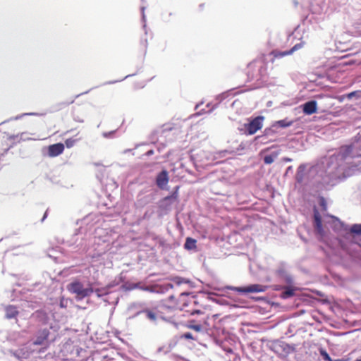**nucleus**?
Returning a JSON list of instances; mask_svg holds the SVG:
<instances>
[{
  "mask_svg": "<svg viewBox=\"0 0 361 361\" xmlns=\"http://www.w3.org/2000/svg\"><path fill=\"white\" fill-rule=\"evenodd\" d=\"M233 154V152L232 151H229V150H222V151H220L219 152H217L216 154V155H214V159H217L219 158H224L226 157V155L228 154Z\"/></svg>",
  "mask_w": 361,
  "mask_h": 361,
  "instance_id": "c85d7f7f",
  "label": "nucleus"
},
{
  "mask_svg": "<svg viewBox=\"0 0 361 361\" xmlns=\"http://www.w3.org/2000/svg\"><path fill=\"white\" fill-rule=\"evenodd\" d=\"M5 312H6V318L8 319L16 318L19 314V312L17 310V307L14 305L6 306L5 307Z\"/></svg>",
  "mask_w": 361,
  "mask_h": 361,
  "instance_id": "aec40b11",
  "label": "nucleus"
},
{
  "mask_svg": "<svg viewBox=\"0 0 361 361\" xmlns=\"http://www.w3.org/2000/svg\"><path fill=\"white\" fill-rule=\"evenodd\" d=\"M300 107L305 114L312 115L317 111V102L316 100L311 99L302 104Z\"/></svg>",
  "mask_w": 361,
  "mask_h": 361,
  "instance_id": "2eb2a0df",
  "label": "nucleus"
},
{
  "mask_svg": "<svg viewBox=\"0 0 361 361\" xmlns=\"http://www.w3.org/2000/svg\"><path fill=\"white\" fill-rule=\"evenodd\" d=\"M159 246H162L163 247V250H162V252H164L166 250L168 249V246L167 245H165L164 244H162V243L161 242V240H159ZM169 250H171V247H169Z\"/></svg>",
  "mask_w": 361,
  "mask_h": 361,
  "instance_id": "c9c22d12",
  "label": "nucleus"
},
{
  "mask_svg": "<svg viewBox=\"0 0 361 361\" xmlns=\"http://www.w3.org/2000/svg\"><path fill=\"white\" fill-rule=\"evenodd\" d=\"M159 318H161L163 320H166V318L164 317H163L162 315H161V312H159Z\"/></svg>",
  "mask_w": 361,
  "mask_h": 361,
  "instance_id": "de8ad7c7",
  "label": "nucleus"
},
{
  "mask_svg": "<svg viewBox=\"0 0 361 361\" xmlns=\"http://www.w3.org/2000/svg\"><path fill=\"white\" fill-rule=\"evenodd\" d=\"M231 92H232V90H231L224 92H223L221 94H219L216 95V97H215L216 103L215 104L208 103L207 104V108H209V109L208 110H204V112L205 113H210V112H212L214 109H216L217 107V106L221 102H222L224 100H225L227 98H228L230 97V95H231Z\"/></svg>",
  "mask_w": 361,
  "mask_h": 361,
  "instance_id": "f8f14e48",
  "label": "nucleus"
},
{
  "mask_svg": "<svg viewBox=\"0 0 361 361\" xmlns=\"http://www.w3.org/2000/svg\"><path fill=\"white\" fill-rule=\"evenodd\" d=\"M279 152L278 151H273L269 154H266L263 157V161L265 164H271L278 157Z\"/></svg>",
  "mask_w": 361,
  "mask_h": 361,
  "instance_id": "5701e85b",
  "label": "nucleus"
},
{
  "mask_svg": "<svg viewBox=\"0 0 361 361\" xmlns=\"http://www.w3.org/2000/svg\"><path fill=\"white\" fill-rule=\"evenodd\" d=\"M347 99V97H345V94H342V95H339L338 97V100L340 102H343L344 100Z\"/></svg>",
  "mask_w": 361,
  "mask_h": 361,
  "instance_id": "f704fd0d",
  "label": "nucleus"
},
{
  "mask_svg": "<svg viewBox=\"0 0 361 361\" xmlns=\"http://www.w3.org/2000/svg\"><path fill=\"white\" fill-rule=\"evenodd\" d=\"M169 180L167 171L162 169L159 172V190H169L171 187L168 185Z\"/></svg>",
  "mask_w": 361,
  "mask_h": 361,
  "instance_id": "f3484780",
  "label": "nucleus"
},
{
  "mask_svg": "<svg viewBox=\"0 0 361 361\" xmlns=\"http://www.w3.org/2000/svg\"><path fill=\"white\" fill-rule=\"evenodd\" d=\"M73 102V101L72 100V101H71V102H68L64 103L63 104H64V105H68V104H72Z\"/></svg>",
  "mask_w": 361,
  "mask_h": 361,
  "instance_id": "09e8293b",
  "label": "nucleus"
},
{
  "mask_svg": "<svg viewBox=\"0 0 361 361\" xmlns=\"http://www.w3.org/2000/svg\"><path fill=\"white\" fill-rule=\"evenodd\" d=\"M309 171H306V165L300 164L295 174V180L299 184H307L317 188L316 184H313L311 179L308 177Z\"/></svg>",
  "mask_w": 361,
  "mask_h": 361,
  "instance_id": "9d476101",
  "label": "nucleus"
},
{
  "mask_svg": "<svg viewBox=\"0 0 361 361\" xmlns=\"http://www.w3.org/2000/svg\"><path fill=\"white\" fill-rule=\"evenodd\" d=\"M99 292H100L99 289H96V290H95V293H97V295L98 296H101V294L99 293Z\"/></svg>",
  "mask_w": 361,
  "mask_h": 361,
  "instance_id": "37998d69",
  "label": "nucleus"
},
{
  "mask_svg": "<svg viewBox=\"0 0 361 361\" xmlns=\"http://www.w3.org/2000/svg\"><path fill=\"white\" fill-rule=\"evenodd\" d=\"M275 274L279 280L286 285L293 284V279L289 273L288 267L286 263H280L275 271Z\"/></svg>",
  "mask_w": 361,
  "mask_h": 361,
  "instance_id": "1a4fd4ad",
  "label": "nucleus"
},
{
  "mask_svg": "<svg viewBox=\"0 0 361 361\" xmlns=\"http://www.w3.org/2000/svg\"><path fill=\"white\" fill-rule=\"evenodd\" d=\"M156 182L158 183V177L156 178Z\"/></svg>",
  "mask_w": 361,
  "mask_h": 361,
  "instance_id": "5fc2aeb1",
  "label": "nucleus"
},
{
  "mask_svg": "<svg viewBox=\"0 0 361 361\" xmlns=\"http://www.w3.org/2000/svg\"><path fill=\"white\" fill-rule=\"evenodd\" d=\"M194 323H195V321H190L188 322V324L186 325V326L188 329H193L197 332L203 333L204 328H203L202 325H201L200 324H194Z\"/></svg>",
  "mask_w": 361,
  "mask_h": 361,
  "instance_id": "a878e982",
  "label": "nucleus"
},
{
  "mask_svg": "<svg viewBox=\"0 0 361 361\" xmlns=\"http://www.w3.org/2000/svg\"><path fill=\"white\" fill-rule=\"evenodd\" d=\"M319 353H320V355L322 356V357L323 358V360L325 361H334V360L330 357V355L326 352V350L323 348L319 349Z\"/></svg>",
  "mask_w": 361,
  "mask_h": 361,
  "instance_id": "7c9ffc66",
  "label": "nucleus"
},
{
  "mask_svg": "<svg viewBox=\"0 0 361 361\" xmlns=\"http://www.w3.org/2000/svg\"><path fill=\"white\" fill-rule=\"evenodd\" d=\"M269 348L280 357H286L295 351V345L294 344H288L281 339L270 341Z\"/></svg>",
  "mask_w": 361,
  "mask_h": 361,
  "instance_id": "423d86ee",
  "label": "nucleus"
},
{
  "mask_svg": "<svg viewBox=\"0 0 361 361\" xmlns=\"http://www.w3.org/2000/svg\"><path fill=\"white\" fill-rule=\"evenodd\" d=\"M296 289L294 288L293 284L286 285V286L282 288V291L281 293V297L283 299H288L292 298L295 295Z\"/></svg>",
  "mask_w": 361,
  "mask_h": 361,
  "instance_id": "6ab92c4d",
  "label": "nucleus"
},
{
  "mask_svg": "<svg viewBox=\"0 0 361 361\" xmlns=\"http://www.w3.org/2000/svg\"><path fill=\"white\" fill-rule=\"evenodd\" d=\"M68 290L71 293L75 294L78 299H83L94 292L92 288H84L83 284L80 281L71 283L68 286Z\"/></svg>",
  "mask_w": 361,
  "mask_h": 361,
  "instance_id": "6e6552de",
  "label": "nucleus"
},
{
  "mask_svg": "<svg viewBox=\"0 0 361 361\" xmlns=\"http://www.w3.org/2000/svg\"><path fill=\"white\" fill-rule=\"evenodd\" d=\"M293 123V121H290L288 118H285V119L275 121L274 123V127H276V129L279 128H286L287 127L292 126Z\"/></svg>",
  "mask_w": 361,
  "mask_h": 361,
  "instance_id": "4be33fe9",
  "label": "nucleus"
},
{
  "mask_svg": "<svg viewBox=\"0 0 361 361\" xmlns=\"http://www.w3.org/2000/svg\"><path fill=\"white\" fill-rule=\"evenodd\" d=\"M268 286L259 283H250L243 286H227L228 290L238 293L240 295H247L250 293H262L267 290Z\"/></svg>",
  "mask_w": 361,
  "mask_h": 361,
  "instance_id": "0eeeda50",
  "label": "nucleus"
},
{
  "mask_svg": "<svg viewBox=\"0 0 361 361\" xmlns=\"http://www.w3.org/2000/svg\"><path fill=\"white\" fill-rule=\"evenodd\" d=\"M184 120L173 118L171 121L161 126L159 130V137H164L166 142L174 141L181 133Z\"/></svg>",
  "mask_w": 361,
  "mask_h": 361,
  "instance_id": "7ed1b4c3",
  "label": "nucleus"
},
{
  "mask_svg": "<svg viewBox=\"0 0 361 361\" xmlns=\"http://www.w3.org/2000/svg\"><path fill=\"white\" fill-rule=\"evenodd\" d=\"M147 317L151 319V320H155L156 315L154 313L152 312L151 311H146Z\"/></svg>",
  "mask_w": 361,
  "mask_h": 361,
  "instance_id": "473e14b6",
  "label": "nucleus"
},
{
  "mask_svg": "<svg viewBox=\"0 0 361 361\" xmlns=\"http://www.w3.org/2000/svg\"><path fill=\"white\" fill-rule=\"evenodd\" d=\"M355 361H361V359H356Z\"/></svg>",
  "mask_w": 361,
  "mask_h": 361,
  "instance_id": "603ef678",
  "label": "nucleus"
},
{
  "mask_svg": "<svg viewBox=\"0 0 361 361\" xmlns=\"http://www.w3.org/2000/svg\"><path fill=\"white\" fill-rule=\"evenodd\" d=\"M283 161L285 162H290V161H292V159H290L289 157H283Z\"/></svg>",
  "mask_w": 361,
  "mask_h": 361,
  "instance_id": "58836bf2",
  "label": "nucleus"
},
{
  "mask_svg": "<svg viewBox=\"0 0 361 361\" xmlns=\"http://www.w3.org/2000/svg\"><path fill=\"white\" fill-rule=\"evenodd\" d=\"M303 44H304L303 42L298 43L288 50H285V51H280V50H277V49L273 50L271 51V54L273 55L274 58H275V59H281L283 56L290 55L294 51L301 49L303 46Z\"/></svg>",
  "mask_w": 361,
  "mask_h": 361,
  "instance_id": "ddd939ff",
  "label": "nucleus"
},
{
  "mask_svg": "<svg viewBox=\"0 0 361 361\" xmlns=\"http://www.w3.org/2000/svg\"><path fill=\"white\" fill-rule=\"evenodd\" d=\"M171 255H175V252L172 250V251L171 252Z\"/></svg>",
  "mask_w": 361,
  "mask_h": 361,
  "instance_id": "3c124183",
  "label": "nucleus"
},
{
  "mask_svg": "<svg viewBox=\"0 0 361 361\" xmlns=\"http://www.w3.org/2000/svg\"><path fill=\"white\" fill-rule=\"evenodd\" d=\"M246 146H247V145H246L245 143H244V142H241V143L238 145V148H237V151L243 150L244 149H245Z\"/></svg>",
  "mask_w": 361,
  "mask_h": 361,
  "instance_id": "72a5a7b5",
  "label": "nucleus"
},
{
  "mask_svg": "<svg viewBox=\"0 0 361 361\" xmlns=\"http://www.w3.org/2000/svg\"><path fill=\"white\" fill-rule=\"evenodd\" d=\"M342 227L343 231L346 232V235H361V224H354L349 226L342 223Z\"/></svg>",
  "mask_w": 361,
  "mask_h": 361,
  "instance_id": "dca6fc26",
  "label": "nucleus"
},
{
  "mask_svg": "<svg viewBox=\"0 0 361 361\" xmlns=\"http://www.w3.org/2000/svg\"><path fill=\"white\" fill-rule=\"evenodd\" d=\"M179 188L180 186L176 185L172 188L171 191L169 192L168 195L164 196V194H159V196H163L159 200V213L161 212L166 214L168 212L172 210L178 202ZM160 214H159V215Z\"/></svg>",
  "mask_w": 361,
  "mask_h": 361,
  "instance_id": "20e7f679",
  "label": "nucleus"
},
{
  "mask_svg": "<svg viewBox=\"0 0 361 361\" xmlns=\"http://www.w3.org/2000/svg\"><path fill=\"white\" fill-rule=\"evenodd\" d=\"M318 204L322 210L326 211L327 209V203L324 197L320 195L318 197Z\"/></svg>",
  "mask_w": 361,
  "mask_h": 361,
  "instance_id": "c756f323",
  "label": "nucleus"
},
{
  "mask_svg": "<svg viewBox=\"0 0 361 361\" xmlns=\"http://www.w3.org/2000/svg\"><path fill=\"white\" fill-rule=\"evenodd\" d=\"M259 138V136H257L255 137V140H258Z\"/></svg>",
  "mask_w": 361,
  "mask_h": 361,
  "instance_id": "864d4df0",
  "label": "nucleus"
},
{
  "mask_svg": "<svg viewBox=\"0 0 361 361\" xmlns=\"http://www.w3.org/2000/svg\"><path fill=\"white\" fill-rule=\"evenodd\" d=\"M180 339H186V340H192L197 341L198 336L197 335H194L190 332H185L179 336Z\"/></svg>",
  "mask_w": 361,
  "mask_h": 361,
  "instance_id": "bb28decb",
  "label": "nucleus"
},
{
  "mask_svg": "<svg viewBox=\"0 0 361 361\" xmlns=\"http://www.w3.org/2000/svg\"><path fill=\"white\" fill-rule=\"evenodd\" d=\"M251 298L255 299L256 300H261L263 299V298H261V297H257V298L252 297Z\"/></svg>",
  "mask_w": 361,
  "mask_h": 361,
  "instance_id": "79ce46f5",
  "label": "nucleus"
},
{
  "mask_svg": "<svg viewBox=\"0 0 361 361\" xmlns=\"http://www.w3.org/2000/svg\"><path fill=\"white\" fill-rule=\"evenodd\" d=\"M153 154V151H152V150H149V151H148V152L146 153V154H147V155H150V154Z\"/></svg>",
  "mask_w": 361,
  "mask_h": 361,
  "instance_id": "49530a36",
  "label": "nucleus"
},
{
  "mask_svg": "<svg viewBox=\"0 0 361 361\" xmlns=\"http://www.w3.org/2000/svg\"><path fill=\"white\" fill-rule=\"evenodd\" d=\"M264 116L259 115L251 116L246 119L247 122L243 126V128H238L241 134L245 135H252L263 127Z\"/></svg>",
  "mask_w": 361,
  "mask_h": 361,
  "instance_id": "39448f33",
  "label": "nucleus"
},
{
  "mask_svg": "<svg viewBox=\"0 0 361 361\" xmlns=\"http://www.w3.org/2000/svg\"><path fill=\"white\" fill-rule=\"evenodd\" d=\"M64 151V145L63 143H56L48 147V154L51 157H55L61 154Z\"/></svg>",
  "mask_w": 361,
  "mask_h": 361,
  "instance_id": "a211bd4d",
  "label": "nucleus"
},
{
  "mask_svg": "<svg viewBox=\"0 0 361 361\" xmlns=\"http://www.w3.org/2000/svg\"><path fill=\"white\" fill-rule=\"evenodd\" d=\"M361 173V133L353 137L348 144L341 146L334 154L324 157L309 169L308 177L317 190H329L338 179Z\"/></svg>",
  "mask_w": 361,
  "mask_h": 361,
  "instance_id": "f257e3e1",
  "label": "nucleus"
},
{
  "mask_svg": "<svg viewBox=\"0 0 361 361\" xmlns=\"http://www.w3.org/2000/svg\"><path fill=\"white\" fill-rule=\"evenodd\" d=\"M81 140L82 137L80 136V133H78L74 137L66 139L65 140V145L67 148H71Z\"/></svg>",
  "mask_w": 361,
  "mask_h": 361,
  "instance_id": "412c9836",
  "label": "nucleus"
},
{
  "mask_svg": "<svg viewBox=\"0 0 361 361\" xmlns=\"http://www.w3.org/2000/svg\"><path fill=\"white\" fill-rule=\"evenodd\" d=\"M313 223L316 232L320 235H324V230L322 225V219L317 208H314L313 211Z\"/></svg>",
  "mask_w": 361,
  "mask_h": 361,
  "instance_id": "4468645a",
  "label": "nucleus"
},
{
  "mask_svg": "<svg viewBox=\"0 0 361 361\" xmlns=\"http://www.w3.org/2000/svg\"><path fill=\"white\" fill-rule=\"evenodd\" d=\"M237 103H238V100H234V101L232 102V103L231 104L230 106L231 107H234Z\"/></svg>",
  "mask_w": 361,
  "mask_h": 361,
  "instance_id": "ea45409f",
  "label": "nucleus"
},
{
  "mask_svg": "<svg viewBox=\"0 0 361 361\" xmlns=\"http://www.w3.org/2000/svg\"><path fill=\"white\" fill-rule=\"evenodd\" d=\"M316 293H317V295H319V296H322V295H323V294L322 293V292H320V291H319V290H317V291H316Z\"/></svg>",
  "mask_w": 361,
  "mask_h": 361,
  "instance_id": "a18cd8bd",
  "label": "nucleus"
},
{
  "mask_svg": "<svg viewBox=\"0 0 361 361\" xmlns=\"http://www.w3.org/2000/svg\"><path fill=\"white\" fill-rule=\"evenodd\" d=\"M334 361H348V359L341 358L334 360Z\"/></svg>",
  "mask_w": 361,
  "mask_h": 361,
  "instance_id": "a19ab883",
  "label": "nucleus"
},
{
  "mask_svg": "<svg viewBox=\"0 0 361 361\" xmlns=\"http://www.w3.org/2000/svg\"><path fill=\"white\" fill-rule=\"evenodd\" d=\"M293 2L294 6L296 7L298 6V1L297 0H293Z\"/></svg>",
  "mask_w": 361,
  "mask_h": 361,
  "instance_id": "c03bdc74",
  "label": "nucleus"
},
{
  "mask_svg": "<svg viewBox=\"0 0 361 361\" xmlns=\"http://www.w3.org/2000/svg\"><path fill=\"white\" fill-rule=\"evenodd\" d=\"M317 98H319V99L324 98V99H331V97L327 96V95H317Z\"/></svg>",
  "mask_w": 361,
  "mask_h": 361,
  "instance_id": "e433bc0d",
  "label": "nucleus"
},
{
  "mask_svg": "<svg viewBox=\"0 0 361 361\" xmlns=\"http://www.w3.org/2000/svg\"><path fill=\"white\" fill-rule=\"evenodd\" d=\"M292 171H293V166H289L286 169V174H288V173L292 172Z\"/></svg>",
  "mask_w": 361,
  "mask_h": 361,
  "instance_id": "4c0bfd02",
  "label": "nucleus"
},
{
  "mask_svg": "<svg viewBox=\"0 0 361 361\" xmlns=\"http://www.w3.org/2000/svg\"><path fill=\"white\" fill-rule=\"evenodd\" d=\"M49 334L50 332L48 329L39 330L36 334L35 340L33 341V345H42L47 344Z\"/></svg>",
  "mask_w": 361,
  "mask_h": 361,
  "instance_id": "9b49d317",
  "label": "nucleus"
},
{
  "mask_svg": "<svg viewBox=\"0 0 361 361\" xmlns=\"http://www.w3.org/2000/svg\"><path fill=\"white\" fill-rule=\"evenodd\" d=\"M348 100L358 101L361 99V90H355L345 94Z\"/></svg>",
  "mask_w": 361,
  "mask_h": 361,
  "instance_id": "393cba45",
  "label": "nucleus"
},
{
  "mask_svg": "<svg viewBox=\"0 0 361 361\" xmlns=\"http://www.w3.org/2000/svg\"><path fill=\"white\" fill-rule=\"evenodd\" d=\"M197 240L192 238L187 237L184 243V248L187 250H192L196 248Z\"/></svg>",
  "mask_w": 361,
  "mask_h": 361,
  "instance_id": "b1692460",
  "label": "nucleus"
},
{
  "mask_svg": "<svg viewBox=\"0 0 361 361\" xmlns=\"http://www.w3.org/2000/svg\"><path fill=\"white\" fill-rule=\"evenodd\" d=\"M276 127H274V123H273L271 127L266 128L264 129V130L263 132L264 135L267 136V137L274 135L276 133Z\"/></svg>",
  "mask_w": 361,
  "mask_h": 361,
  "instance_id": "cd10ccee",
  "label": "nucleus"
},
{
  "mask_svg": "<svg viewBox=\"0 0 361 361\" xmlns=\"http://www.w3.org/2000/svg\"><path fill=\"white\" fill-rule=\"evenodd\" d=\"M190 281L188 279L181 278V277H175L173 279H159V294H162L166 292H169V295L168 297V304L165 302L164 299L159 300V307H166L167 308H171L173 307L176 304L174 295L172 292L173 288V286L176 285L178 286L183 283H188Z\"/></svg>",
  "mask_w": 361,
  "mask_h": 361,
  "instance_id": "f03ea898",
  "label": "nucleus"
},
{
  "mask_svg": "<svg viewBox=\"0 0 361 361\" xmlns=\"http://www.w3.org/2000/svg\"><path fill=\"white\" fill-rule=\"evenodd\" d=\"M4 142H5L4 140H1L0 141V154H4L9 149V147H8V145L7 144L4 147Z\"/></svg>",
  "mask_w": 361,
  "mask_h": 361,
  "instance_id": "2f4dec72",
  "label": "nucleus"
},
{
  "mask_svg": "<svg viewBox=\"0 0 361 361\" xmlns=\"http://www.w3.org/2000/svg\"><path fill=\"white\" fill-rule=\"evenodd\" d=\"M195 313H197V314H200V313H201L202 312H201L200 310H195Z\"/></svg>",
  "mask_w": 361,
  "mask_h": 361,
  "instance_id": "8fccbe9b",
  "label": "nucleus"
}]
</instances>
